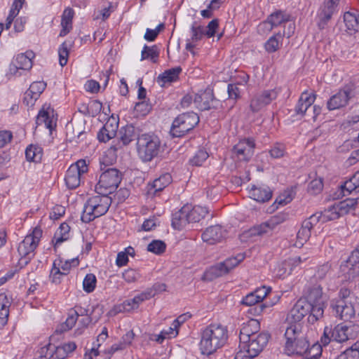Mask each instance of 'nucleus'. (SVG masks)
<instances>
[{"label": "nucleus", "mask_w": 359, "mask_h": 359, "mask_svg": "<svg viewBox=\"0 0 359 359\" xmlns=\"http://www.w3.org/2000/svg\"><path fill=\"white\" fill-rule=\"evenodd\" d=\"M158 56L159 51L156 46H144L141 53V60H150L154 63H155L157 62Z\"/></svg>", "instance_id": "43"}, {"label": "nucleus", "mask_w": 359, "mask_h": 359, "mask_svg": "<svg viewBox=\"0 0 359 359\" xmlns=\"http://www.w3.org/2000/svg\"><path fill=\"white\" fill-rule=\"evenodd\" d=\"M341 212L337 209V204L325 210L324 217L327 220H334L341 217Z\"/></svg>", "instance_id": "59"}, {"label": "nucleus", "mask_w": 359, "mask_h": 359, "mask_svg": "<svg viewBox=\"0 0 359 359\" xmlns=\"http://www.w3.org/2000/svg\"><path fill=\"white\" fill-rule=\"evenodd\" d=\"M170 180L171 176L169 174L163 175L153 182L151 189H154V193L162 191L170 184Z\"/></svg>", "instance_id": "47"}, {"label": "nucleus", "mask_w": 359, "mask_h": 359, "mask_svg": "<svg viewBox=\"0 0 359 359\" xmlns=\"http://www.w3.org/2000/svg\"><path fill=\"white\" fill-rule=\"evenodd\" d=\"M336 204L337 209L341 212V215L343 216L355 208L358 204V198H347Z\"/></svg>", "instance_id": "44"}, {"label": "nucleus", "mask_w": 359, "mask_h": 359, "mask_svg": "<svg viewBox=\"0 0 359 359\" xmlns=\"http://www.w3.org/2000/svg\"><path fill=\"white\" fill-rule=\"evenodd\" d=\"M161 144L160 139L154 134H142L137 137V154L143 161H151L159 154Z\"/></svg>", "instance_id": "6"}, {"label": "nucleus", "mask_w": 359, "mask_h": 359, "mask_svg": "<svg viewBox=\"0 0 359 359\" xmlns=\"http://www.w3.org/2000/svg\"><path fill=\"white\" fill-rule=\"evenodd\" d=\"M111 198L107 194H99L89 198L86 202L81 217L82 222L88 223L104 215L108 211Z\"/></svg>", "instance_id": "4"}, {"label": "nucleus", "mask_w": 359, "mask_h": 359, "mask_svg": "<svg viewBox=\"0 0 359 359\" xmlns=\"http://www.w3.org/2000/svg\"><path fill=\"white\" fill-rule=\"evenodd\" d=\"M69 46L67 43L63 42L58 49L59 62L62 67L67 65L69 57Z\"/></svg>", "instance_id": "55"}, {"label": "nucleus", "mask_w": 359, "mask_h": 359, "mask_svg": "<svg viewBox=\"0 0 359 359\" xmlns=\"http://www.w3.org/2000/svg\"><path fill=\"white\" fill-rule=\"evenodd\" d=\"M359 351L356 349H347L337 356L336 359H358Z\"/></svg>", "instance_id": "64"}, {"label": "nucleus", "mask_w": 359, "mask_h": 359, "mask_svg": "<svg viewBox=\"0 0 359 359\" xmlns=\"http://www.w3.org/2000/svg\"><path fill=\"white\" fill-rule=\"evenodd\" d=\"M323 184L321 179H315L312 180L309 185V191L312 194H317L323 189Z\"/></svg>", "instance_id": "63"}, {"label": "nucleus", "mask_w": 359, "mask_h": 359, "mask_svg": "<svg viewBox=\"0 0 359 359\" xmlns=\"http://www.w3.org/2000/svg\"><path fill=\"white\" fill-rule=\"evenodd\" d=\"M352 95V91L348 88L339 90L327 101V109L331 111L345 107Z\"/></svg>", "instance_id": "20"}, {"label": "nucleus", "mask_w": 359, "mask_h": 359, "mask_svg": "<svg viewBox=\"0 0 359 359\" xmlns=\"http://www.w3.org/2000/svg\"><path fill=\"white\" fill-rule=\"evenodd\" d=\"M244 259L241 254L236 257L226 259L224 262H219L208 269L203 276L205 280L211 281L218 277L227 274L231 269L238 266Z\"/></svg>", "instance_id": "11"}, {"label": "nucleus", "mask_w": 359, "mask_h": 359, "mask_svg": "<svg viewBox=\"0 0 359 359\" xmlns=\"http://www.w3.org/2000/svg\"><path fill=\"white\" fill-rule=\"evenodd\" d=\"M182 72L180 67H176L165 71L158 77V82L161 86H164L167 83L176 81L179 79V75Z\"/></svg>", "instance_id": "37"}, {"label": "nucleus", "mask_w": 359, "mask_h": 359, "mask_svg": "<svg viewBox=\"0 0 359 359\" xmlns=\"http://www.w3.org/2000/svg\"><path fill=\"white\" fill-rule=\"evenodd\" d=\"M226 236V231L220 225L211 226L202 233L204 242L210 245L221 242Z\"/></svg>", "instance_id": "21"}, {"label": "nucleus", "mask_w": 359, "mask_h": 359, "mask_svg": "<svg viewBox=\"0 0 359 359\" xmlns=\"http://www.w3.org/2000/svg\"><path fill=\"white\" fill-rule=\"evenodd\" d=\"M348 329L346 326L337 325L334 329H332V341L337 342H344L348 340V334L346 333Z\"/></svg>", "instance_id": "46"}, {"label": "nucleus", "mask_w": 359, "mask_h": 359, "mask_svg": "<svg viewBox=\"0 0 359 359\" xmlns=\"http://www.w3.org/2000/svg\"><path fill=\"white\" fill-rule=\"evenodd\" d=\"M288 21V15L282 11H276L268 18L267 20L259 25V30L266 29L271 31L273 27L280 25Z\"/></svg>", "instance_id": "24"}, {"label": "nucleus", "mask_w": 359, "mask_h": 359, "mask_svg": "<svg viewBox=\"0 0 359 359\" xmlns=\"http://www.w3.org/2000/svg\"><path fill=\"white\" fill-rule=\"evenodd\" d=\"M199 122V116L194 112L180 114L172 122L170 134L174 137H181L194 128Z\"/></svg>", "instance_id": "10"}, {"label": "nucleus", "mask_w": 359, "mask_h": 359, "mask_svg": "<svg viewBox=\"0 0 359 359\" xmlns=\"http://www.w3.org/2000/svg\"><path fill=\"white\" fill-rule=\"evenodd\" d=\"M276 89L264 90L257 93L251 100L250 107L253 112H257L277 98Z\"/></svg>", "instance_id": "16"}, {"label": "nucleus", "mask_w": 359, "mask_h": 359, "mask_svg": "<svg viewBox=\"0 0 359 359\" xmlns=\"http://www.w3.org/2000/svg\"><path fill=\"white\" fill-rule=\"evenodd\" d=\"M285 147L282 144L277 143L273 146L269 150V154L272 158H281L285 155Z\"/></svg>", "instance_id": "60"}, {"label": "nucleus", "mask_w": 359, "mask_h": 359, "mask_svg": "<svg viewBox=\"0 0 359 359\" xmlns=\"http://www.w3.org/2000/svg\"><path fill=\"white\" fill-rule=\"evenodd\" d=\"M292 198L293 196L292 195V191H285L276 198L274 203L280 205H285L292 201Z\"/></svg>", "instance_id": "61"}, {"label": "nucleus", "mask_w": 359, "mask_h": 359, "mask_svg": "<svg viewBox=\"0 0 359 359\" xmlns=\"http://www.w3.org/2000/svg\"><path fill=\"white\" fill-rule=\"evenodd\" d=\"M154 295L155 293L153 292V290L151 289L148 290L138 295H136L135 297H134V298L126 300L123 302L122 304L114 306L112 311L114 313V314L123 312H130L132 310L137 309L140 304H141L145 300L151 299Z\"/></svg>", "instance_id": "15"}, {"label": "nucleus", "mask_w": 359, "mask_h": 359, "mask_svg": "<svg viewBox=\"0 0 359 359\" xmlns=\"http://www.w3.org/2000/svg\"><path fill=\"white\" fill-rule=\"evenodd\" d=\"M288 214L285 212H278L276 215L271 217V218L267 220L269 226H271V229H274L276 226L282 224L285 221L288 219Z\"/></svg>", "instance_id": "53"}, {"label": "nucleus", "mask_w": 359, "mask_h": 359, "mask_svg": "<svg viewBox=\"0 0 359 359\" xmlns=\"http://www.w3.org/2000/svg\"><path fill=\"white\" fill-rule=\"evenodd\" d=\"M312 306L306 299H299L293 306L287 316L289 325L301 324L303 318L312 313Z\"/></svg>", "instance_id": "14"}, {"label": "nucleus", "mask_w": 359, "mask_h": 359, "mask_svg": "<svg viewBox=\"0 0 359 359\" xmlns=\"http://www.w3.org/2000/svg\"><path fill=\"white\" fill-rule=\"evenodd\" d=\"M123 278L128 283H133L140 278L139 273L133 269L126 270L122 274Z\"/></svg>", "instance_id": "62"}, {"label": "nucleus", "mask_w": 359, "mask_h": 359, "mask_svg": "<svg viewBox=\"0 0 359 359\" xmlns=\"http://www.w3.org/2000/svg\"><path fill=\"white\" fill-rule=\"evenodd\" d=\"M88 170L86 160L80 159L75 163L72 164L65 175L67 187L70 189H74L81 184V177Z\"/></svg>", "instance_id": "13"}, {"label": "nucleus", "mask_w": 359, "mask_h": 359, "mask_svg": "<svg viewBox=\"0 0 359 359\" xmlns=\"http://www.w3.org/2000/svg\"><path fill=\"white\" fill-rule=\"evenodd\" d=\"M209 155L204 149H199L195 155L189 160L192 165L201 166L208 158Z\"/></svg>", "instance_id": "51"}, {"label": "nucleus", "mask_w": 359, "mask_h": 359, "mask_svg": "<svg viewBox=\"0 0 359 359\" xmlns=\"http://www.w3.org/2000/svg\"><path fill=\"white\" fill-rule=\"evenodd\" d=\"M344 22L346 31L350 34L359 32V14L353 12H346L344 15Z\"/></svg>", "instance_id": "32"}, {"label": "nucleus", "mask_w": 359, "mask_h": 359, "mask_svg": "<svg viewBox=\"0 0 359 359\" xmlns=\"http://www.w3.org/2000/svg\"><path fill=\"white\" fill-rule=\"evenodd\" d=\"M341 276L347 280H351L359 275V265H354L348 260H345L339 267Z\"/></svg>", "instance_id": "34"}, {"label": "nucleus", "mask_w": 359, "mask_h": 359, "mask_svg": "<svg viewBox=\"0 0 359 359\" xmlns=\"http://www.w3.org/2000/svg\"><path fill=\"white\" fill-rule=\"evenodd\" d=\"M42 236V230L35 227L32 232L25 236L24 240L19 244L18 252L20 256V262L22 264H27L34 255V250L39 245Z\"/></svg>", "instance_id": "8"}, {"label": "nucleus", "mask_w": 359, "mask_h": 359, "mask_svg": "<svg viewBox=\"0 0 359 359\" xmlns=\"http://www.w3.org/2000/svg\"><path fill=\"white\" fill-rule=\"evenodd\" d=\"M227 327L219 323H212L201 330L199 348L203 355H210L222 348L227 342Z\"/></svg>", "instance_id": "1"}, {"label": "nucleus", "mask_w": 359, "mask_h": 359, "mask_svg": "<svg viewBox=\"0 0 359 359\" xmlns=\"http://www.w3.org/2000/svg\"><path fill=\"white\" fill-rule=\"evenodd\" d=\"M34 57V53L32 50H28L25 53H21L16 56L14 62L15 65L20 67L22 70H29L32 67V59Z\"/></svg>", "instance_id": "36"}, {"label": "nucleus", "mask_w": 359, "mask_h": 359, "mask_svg": "<svg viewBox=\"0 0 359 359\" xmlns=\"http://www.w3.org/2000/svg\"><path fill=\"white\" fill-rule=\"evenodd\" d=\"M343 191H346L348 194L359 188V172H356L348 180L341 186Z\"/></svg>", "instance_id": "48"}, {"label": "nucleus", "mask_w": 359, "mask_h": 359, "mask_svg": "<svg viewBox=\"0 0 359 359\" xmlns=\"http://www.w3.org/2000/svg\"><path fill=\"white\" fill-rule=\"evenodd\" d=\"M118 122L114 119H109L97 133V139L100 142H107L114 138L117 133Z\"/></svg>", "instance_id": "23"}, {"label": "nucleus", "mask_w": 359, "mask_h": 359, "mask_svg": "<svg viewBox=\"0 0 359 359\" xmlns=\"http://www.w3.org/2000/svg\"><path fill=\"white\" fill-rule=\"evenodd\" d=\"M270 338L269 334L260 332L259 335H252L251 337L239 343V351L237 353L236 359H252L257 356L266 346Z\"/></svg>", "instance_id": "5"}, {"label": "nucleus", "mask_w": 359, "mask_h": 359, "mask_svg": "<svg viewBox=\"0 0 359 359\" xmlns=\"http://www.w3.org/2000/svg\"><path fill=\"white\" fill-rule=\"evenodd\" d=\"M255 142L251 139L239 141L233 148V157L240 161H248L254 154Z\"/></svg>", "instance_id": "17"}, {"label": "nucleus", "mask_w": 359, "mask_h": 359, "mask_svg": "<svg viewBox=\"0 0 359 359\" xmlns=\"http://www.w3.org/2000/svg\"><path fill=\"white\" fill-rule=\"evenodd\" d=\"M322 346L320 344H314L311 347H308L307 351L304 353V359H320L322 355Z\"/></svg>", "instance_id": "49"}, {"label": "nucleus", "mask_w": 359, "mask_h": 359, "mask_svg": "<svg viewBox=\"0 0 359 359\" xmlns=\"http://www.w3.org/2000/svg\"><path fill=\"white\" fill-rule=\"evenodd\" d=\"M260 329V324L257 320L250 319L247 323H243L240 330L239 339L240 341L247 340L248 337L250 338L252 335H259Z\"/></svg>", "instance_id": "26"}, {"label": "nucleus", "mask_w": 359, "mask_h": 359, "mask_svg": "<svg viewBox=\"0 0 359 359\" xmlns=\"http://www.w3.org/2000/svg\"><path fill=\"white\" fill-rule=\"evenodd\" d=\"M36 123L37 126L44 124L46 128L52 131L56 126V120L54 118L53 109L48 107L45 109L44 107L39 111Z\"/></svg>", "instance_id": "25"}, {"label": "nucleus", "mask_w": 359, "mask_h": 359, "mask_svg": "<svg viewBox=\"0 0 359 359\" xmlns=\"http://www.w3.org/2000/svg\"><path fill=\"white\" fill-rule=\"evenodd\" d=\"M43 156V149L37 145L31 144L25 150V156L27 161L35 163L40 162Z\"/></svg>", "instance_id": "40"}, {"label": "nucleus", "mask_w": 359, "mask_h": 359, "mask_svg": "<svg viewBox=\"0 0 359 359\" xmlns=\"http://www.w3.org/2000/svg\"><path fill=\"white\" fill-rule=\"evenodd\" d=\"M74 15V10L69 7L65 8L63 11L61 19L62 29L60 33V36L67 35L72 29Z\"/></svg>", "instance_id": "33"}, {"label": "nucleus", "mask_w": 359, "mask_h": 359, "mask_svg": "<svg viewBox=\"0 0 359 359\" xmlns=\"http://www.w3.org/2000/svg\"><path fill=\"white\" fill-rule=\"evenodd\" d=\"M319 219L320 216L313 215L302 222V227L297 234V241L294 244L296 247H302L309 239L311 236V231L313 227L318 224Z\"/></svg>", "instance_id": "19"}, {"label": "nucleus", "mask_w": 359, "mask_h": 359, "mask_svg": "<svg viewBox=\"0 0 359 359\" xmlns=\"http://www.w3.org/2000/svg\"><path fill=\"white\" fill-rule=\"evenodd\" d=\"M244 259L241 254L236 257L226 259L224 262H219L208 269L203 276L205 280L211 281L218 277L227 274L231 269L238 266Z\"/></svg>", "instance_id": "12"}, {"label": "nucleus", "mask_w": 359, "mask_h": 359, "mask_svg": "<svg viewBox=\"0 0 359 359\" xmlns=\"http://www.w3.org/2000/svg\"><path fill=\"white\" fill-rule=\"evenodd\" d=\"M297 260L299 258H288L284 260L278 268L277 275L279 276H283L286 274H290L292 270L297 266Z\"/></svg>", "instance_id": "39"}, {"label": "nucleus", "mask_w": 359, "mask_h": 359, "mask_svg": "<svg viewBox=\"0 0 359 359\" xmlns=\"http://www.w3.org/2000/svg\"><path fill=\"white\" fill-rule=\"evenodd\" d=\"M191 37L190 39L193 41L197 42L200 41L204 35H205L204 28L201 25L196 26L195 24L191 26Z\"/></svg>", "instance_id": "58"}, {"label": "nucleus", "mask_w": 359, "mask_h": 359, "mask_svg": "<svg viewBox=\"0 0 359 359\" xmlns=\"http://www.w3.org/2000/svg\"><path fill=\"white\" fill-rule=\"evenodd\" d=\"M249 194L250 198L260 203L266 202L272 197V191L268 187H252Z\"/></svg>", "instance_id": "31"}, {"label": "nucleus", "mask_w": 359, "mask_h": 359, "mask_svg": "<svg viewBox=\"0 0 359 359\" xmlns=\"http://www.w3.org/2000/svg\"><path fill=\"white\" fill-rule=\"evenodd\" d=\"M79 260L77 259H72L63 262L62 259H57L54 261L53 266L58 268L63 275H67L71 270L72 266H76L79 265Z\"/></svg>", "instance_id": "41"}, {"label": "nucleus", "mask_w": 359, "mask_h": 359, "mask_svg": "<svg viewBox=\"0 0 359 359\" xmlns=\"http://www.w3.org/2000/svg\"><path fill=\"white\" fill-rule=\"evenodd\" d=\"M326 300V297L323 295V289L320 285H313L309 288L306 299L312 306L313 309L308 317L309 323H314L323 318Z\"/></svg>", "instance_id": "7"}, {"label": "nucleus", "mask_w": 359, "mask_h": 359, "mask_svg": "<svg viewBox=\"0 0 359 359\" xmlns=\"http://www.w3.org/2000/svg\"><path fill=\"white\" fill-rule=\"evenodd\" d=\"M122 179L121 172L116 168H108L103 172L97 184L95 191L99 194H111L118 187Z\"/></svg>", "instance_id": "9"}, {"label": "nucleus", "mask_w": 359, "mask_h": 359, "mask_svg": "<svg viewBox=\"0 0 359 359\" xmlns=\"http://www.w3.org/2000/svg\"><path fill=\"white\" fill-rule=\"evenodd\" d=\"M189 225L187 207L184 205L172 215V226L175 229L182 230Z\"/></svg>", "instance_id": "28"}, {"label": "nucleus", "mask_w": 359, "mask_h": 359, "mask_svg": "<svg viewBox=\"0 0 359 359\" xmlns=\"http://www.w3.org/2000/svg\"><path fill=\"white\" fill-rule=\"evenodd\" d=\"M189 224L199 222L208 214V210L201 206H195L193 208L187 205Z\"/></svg>", "instance_id": "38"}, {"label": "nucleus", "mask_w": 359, "mask_h": 359, "mask_svg": "<svg viewBox=\"0 0 359 359\" xmlns=\"http://www.w3.org/2000/svg\"><path fill=\"white\" fill-rule=\"evenodd\" d=\"M315 99L316 95L314 94L308 93L307 92L302 93L295 107L294 110L296 114L301 116L306 115L309 116L310 109Z\"/></svg>", "instance_id": "22"}, {"label": "nucleus", "mask_w": 359, "mask_h": 359, "mask_svg": "<svg viewBox=\"0 0 359 359\" xmlns=\"http://www.w3.org/2000/svg\"><path fill=\"white\" fill-rule=\"evenodd\" d=\"M138 136V130L133 125L122 127L118 132V139L124 146L129 144L136 138L137 139Z\"/></svg>", "instance_id": "30"}, {"label": "nucleus", "mask_w": 359, "mask_h": 359, "mask_svg": "<svg viewBox=\"0 0 359 359\" xmlns=\"http://www.w3.org/2000/svg\"><path fill=\"white\" fill-rule=\"evenodd\" d=\"M97 279L94 274L88 273L83 281V288L87 293L92 292L96 286Z\"/></svg>", "instance_id": "50"}, {"label": "nucleus", "mask_w": 359, "mask_h": 359, "mask_svg": "<svg viewBox=\"0 0 359 359\" xmlns=\"http://www.w3.org/2000/svg\"><path fill=\"white\" fill-rule=\"evenodd\" d=\"M214 96L210 91H203L196 94L194 97V104L199 110H209L212 107Z\"/></svg>", "instance_id": "27"}, {"label": "nucleus", "mask_w": 359, "mask_h": 359, "mask_svg": "<svg viewBox=\"0 0 359 359\" xmlns=\"http://www.w3.org/2000/svg\"><path fill=\"white\" fill-rule=\"evenodd\" d=\"M283 35L280 33H278L271 36L268 41L265 43L266 50L269 53H273L276 51L280 45L282 43Z\"/></svg>", "instance_id": "45"}, {"label": "nucleus", "mask_w": 359, "mask_h": 359, "mask_svg": "<svg viewBox=\"0 0 359 359\" xmlns=\"http://www.w3.org/2000/svg\"><path fill=\"white\" fill-rule=\"evenodd\" d=\"M272 231L271 229V226H269L268 222H265L257 226H255L253 229H250V233L253 236H261L264 233H269V231Z\"/></svg>", "instance_id": "57"}, {"label": "nucleus", "mask_w": 359, "mask_h": 359, "mask_svg": "<svg viewBox=\"0 0 359 359\" xmlns=\"http://www.w3.org/2000/svg\"><path fill=\"white\" fill-rule=\"evenodd\" d=\"M9 301L6 295L0 294V325H5L8 322L9 316Z\"/></svg>", "instance_id": "42"}, {"label": "nucleus", "mask_w": 359, "mask_h": 359, "mask_svg": "<svg viewBox=\"0 0 359 359\" xmlns=\"http://www.w3.org/2000/svg\"><path fill=\"white\" fill-rule=\"evenodd\" d=\"M166 248L165 243L160 240H154L147 245V250L156 255H160L165 252Z\"/></svg>", "instance_id": "52"}, {"label": "nucleus", "mask_w": 359, "mask_h": 359, "mask_svg": "<svg viewBox=\"0 0 359 359\" xmlns=\"http://www.w3.org/2000/svg\"><path fill=\"white\" fill-rule=\"evenodd\" d=\"M339 0H324L318 12V25L324 29L333 14L336 12Z\"/></svg>", "instance_id": "18"}, {"label": "nucleus", "mask_w": 359, "mask_h": 359, "mask_svg": "<svg viewBox=\"0 0 359 359\" xmlns=\"http://www.w3.org/2000/svg\"><path fill=\"white\" fill-rule=\"evenodd\" d=\"M135 337V333L133 330L128 331L124 334L120 342L113 344L109 350L107 351L108 354H114L115 352L122 351L126 348L128 346L131 345L133 340Z\"/></svg>", "instance_id": "35"}, {"label": "nucleus", "mask_w": 359, "mask_h": 359, "mask_svg": "<svg viewBox=\"0 0 359 359\" xmlns=\"http://www.w3.org/2000/svg\"><path fill=\"white\" fill-rule=\"evenodd\" d=\"M357 302L355 295L348 289H340L338 296L330 301V308L336 317L347 321L355 316V304Z\"/></svg>", "instance_id": "2"}, {"label": "nucleus", "mask_w": 359, "mask_h": 359, "mask_svg": "<svg viewBox=\"0 0 359 359\" xmlns=\"http://www.w3.org/2000/svg\"><path fill=\"white\" fill-rule=\"evenodd\" d=\"M54 344L48 343L40 350V359H55Z\"/></svg>", "instance_id": "56"}, {"label": "nucleus", "mask_w": 359, "mask_h": 359, "mask_svg": "<svg viewBox=\"0 0 359 359\" xmlns=\"http://www.w3.org/2000/svg\"><path fill=\"white\" fill-rule=\"evenodd\" d=\"M286 339L284 351L288 355H304L309 346L301 324L289 325L285 332Z\"/></svg>", "instance_id": "3"}, {"label": "nucleus", "mask_w": 359, "mask_h": 359, "mask_svg": "<svg viewBox=\"0 0 359 359\" xmlns=\"http://www.w3.org/2000/svg\"><path fill=\"white\" fill-rule=\"evenodd\" d=\"M81 313H79V311L76 309H71L68 313V317L66 319L65 322L62 323L56 330V332H64L71 330L76 324L79 316H83V313L86 312L85 310H83L80 308Z\"/></svg>", "instance_id": "29"}, {"label": "nucleus", "mask_w": 359, "mask_h": 359, "mask_svg": "<svg viewBox=\"0 0 359 359\" xmlns=\"http://www.w3.org/2000/svg\"><path fill=\"white\" fill-rule=\"evenodd\" d=\"M46 87V83L44 81H35L33 82L29 89L28 94L34 95L35 97H39L40 95L43 92Z\"/></svg>", "instance_id": "54"}]
</instances>
